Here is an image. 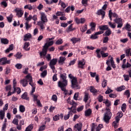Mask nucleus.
Listing matches in <instances>:
<instances>
[{
  "label": "nucleus",
  "instance_id": "603ef678",
  "mask_svg": "<svg viewBox=\"0 0 131 131\" xmlns=\"http://www.w3.org/2000/svg\"><path fill=\"white\" fill-rule=\"evenodd\" d=\"M109 41V37L105 36L103 38V43H107Z\"/></svg>",
  "mask_w": 131,
  "mask_h": 131
},
{
  "label": "nucleus",
  "instance_id": "79ce46f5",
  "mask_svg": "<svg viewBox=\"0 0 131 131\" xmlns=\"http://www.w3.org/2000/svg\"><path fill=\"white\" fill-rule=\"evenodd\" d=\"M84 102H88L89 101V93H85L84 96V99H83Z\"/></svg>",
  "mask_w": 131,
  "mask_h": 131
},
{
  "label": "nucleus",
  "instance_id": "c756f323",
  "mask_svg": "<svg viewBox=\"0 0 131 131\" xmlns=\"http://www.w3.org/2000/svg\"><path fill=\"white\" fill-rule=\"evenodd\" d=\"M122 29H126V30H127L128 31H130L131 30V26L129 25V24L127 23L126 24V26L122 28Z\"/></svg>",
  "mask_w": 131,
  "mask_h": 131
},
{
  "label": "nucleus",
  "instance_id": "6e6552de",
  "mask_svg": "<svg viewBox=\"0 0 131 131\" xmlns=\"http://www.w3.org/2000/svg\"><path fill=\"white\" fill-rule=\"evenodd\" d=\"M0 63H2V65H6V64H10L11 60H8L7 57H3L0 58Z\"/></svg>",
  "mask_w": 131,
  "mask_h": 131
},
{
  "label": "nucleus",
  "instance_id": "09e8293b",
  "mask_svg": "<svg viewBox=\"0 0 131 131\" xmlns=\"http://www.w3.org/2000/svg\"><path fill=\"white\" fill-rule=\"evenodd\" d=\"M12 123L15 125H19V120L18 119H14L12 121Z\"/></svg>",
  "mask_w": 131,
  "mask_h": 131
},
{
  "label": "nucleus",
  "instance_id": "4c0bfd02",
  "mask_svg": "<svg viewBox=\"0 0 131 131\" xmlns=\"http://www.w3.org/2000/svg\"><path fill=\"white\" fill-rule=\"evenodd\" d=\"M76 106H77V103H75L71 107H68V110H73L74 111H76Z\"/></svg>",
  "mask_w": 131,
  "mask_h": 131
},
{
  "label": "nucleus",
  "instance_id": "4468645a",
  "mask_svg": "<svg viewBox=\"0 0 131 131\" xmlns=\"http://www.w3.org/2000/svg\"><path fill=\"white\" fill-rule=\"evenodd\" d=\"M115 121L113 122V126H114L115 128H117L118 127V123H119V121H120V118L118 117V116H116L115 117Z\"/></svg>",
  "mask_w": 131,
  "mask_h": 131
},
{
  "label": "nucleus",
  "instance_id": "49530a36",
  "mask_svg": "<svg viewBox=\"0 0 131 131\" xmlns=\"http://www.w3.org/2000/svg\"><path fill=\"white\" fill-rule=\"evenodd\" d=\"M86 30H88V26L86 25L80 28L81 32H85Z\"/></svg>",
  "mask_w": 131,
  "mask_h": 131
},
{
  "label": "nucleus",
  "instance_id": "ea45409f",
  "mask_svg": "<svg viewBox=\"0 0 131 131\" xmlns=\"http://www.w3.org/2000/svg\"><path fill=\"white\" fill-rule=\"evenodd\" d=\"M53 119L54 121H58V120H60V115L57 114L53 117Z\"/></svg>",
  "mask_w": 131,
  "mask_h": 131
},
{
  "label": "nucleus",
  "instance_id": "412c9836",
  "mask_svg": "<svg viewBox=\"0 0 131 131\" xmlns=\"http://www.w3.org/2000/svg\"><path fill=\"white\" fill-rule=\"evenodd\" d=\"M30 46V43L29 42H26L24 43V50H25L26 51H30V48H29L27 49Z\"/></svg>",
  "mask_w": 131,
  "mask_h": 131
},
{
  "label": "nucleus",
  "instance_id": "2eb2a0df",
  "mask_svg": "<svg viewBox=\"0 0 131 131\" xmlns=\"http://www.w3.org/2000/svg\"><path fill=\"white\" fill-rule=\"evenodd\" d=\"M90 90L91 93H92L94 95H97V93H99V90L96 89L93 86H91L90 87Z\"/></svg>",
  "mask_w": 131,
  "mask_h": 131
},
{
  "label": "nucleus",
  "instance_id": "8fccbe9b",
  "mask_svg": "<svg viewBox=\"0 0 131 131\" xmlns=\"http://www.w3.org/2000/svg\"><path fill=\"white\" fill-rule=\"evenodd\" d=\"M100 54L102 58H106V57H108V56H109V53H108L101 52V53Z\"/></svg>",
  "mask_w": 131,
  "mask_h": 131
},
{
  "label": "nucleus",
  "instance_id": "c03bdc74",
  "mask_svg": "<svg viewBox=\"0 0 131 131\" xmlns=\"http://www.w3.org/2000/svg\"><path fill=\"white\" fill-rule=\"evenodd\" d=\"M124 96H126L127 98L130 97V93H129V90H126L124 93Z\"/></svg>",
  "mask_w": 131,
  "mask_h": 131
},
{
  "label": "nucleus",
  "instance_id": "37998d69",
  "mask_svg": "<svg viewBox=\"0 0 131 131\" xmlns=\"http://www.w3.org/2000/svg\"><path fill=\"white\" fill-rule=\"evenodd\" d=\"M0 117L2 120L4 119L5 117V111H3V110L0 111Z\"/></svg>",
  "mask_w": 131,
  "mask_h": 131
},
{
  "label": "nucleus",
  "instance_id": "6ab92c4d",
  "mask_svg": "<svg viewBox=\"0 0 131 131\" xmlns=\"http://www.w3.org/2000/svg\"><path fill=\"white\" fill-rule=\"evenodd\" d=\"M92 112H93V111L91 108H89L88 110H86L84 112L85 116H86V117L91 116V115H92Z\"/></svg>",
  "mask_w": 131,
  "mask_h": 131
},
{
  "label": "nucleus",
  "instance_id": "a19ab883",
  "mask_svg": "<svg viewBox=\"0 0 131 131\" xmlns=\"http://www.w3.org/2000/svg\"><path fill=\"white\" fill-rule=\"evenodd\" d=\"M124 90H125V86H124V85H122L117 88V91L118 92H121L122 91H124Z\"/></svg>",
  "mask_w": 131,
  "mask_h": 131
},
{
  "label": "nucleus",
  "instance_id": "de8ad7c7",
  "mask_svg": "<svg viewBox=\"0 0 131 131\" xmlns=\"http://www.w3.org/2000/svg\"><path fill=\"white\" fill-rule=\"evenodd\" d=\"M1 5L3 6V8H7L8 7V3H7V1H3L1 3Z\"/></svg>",
  "mask_w": 131,
  "mask_h": 131
},
{
  "label": "nucleus",
  "instance_id": "1a4fd4ad",
  "mask_svg": "<svg viewBox=\"0 0 131 131\" xmlns=\"http://www.w3.org/2000/svg\"><path fill=\"white\" fill-rule=\"evenodd\" d=\"M16 85H17V82L16 79H13V89L17 91V94L19 95L21 93V89L20 88H16Z\"/></svg>",
  "mask_w": 131,
  "mask_h": 131
},
{
  "label": "nucleus",
  "instance_id": "20e7f679",
  "mask_svg": "<svg viewBox=\"0 0 131 131\" xmlns=\"http://www.w3.org/2000/svg\"><path fill=\"white\" fill-rule=\"evenodd\" d=\"M48 50L47 48L45 47V46H43V48L42 49V51L39 52V55L40 58H45L46 56H47V54L48 53Z\"/></svg>",
  "mask_w": 131,
  "mask_h": 131
},
{
  "label": "nucleus",
  "instance_id": "f03ea898",
  "mask_svg": "<svg viewBox=\"0 0 131 131\" xmlns=\"http://www.w3.org/2000/svg\"><path fill=\"white\" fill-rule=\"evenodd\" d=\"M111 117H112V113L106 112L103 118L105 122H106V123H109V120L111 119Z\"/></svg>",
  "mask_w": 131,
  "mask_h": 131
},
{
  "label": "nucleus",
  "instance_id": "6e6d98bb",
  "mask_svg": "<svg viewBox=\"0 0 131 131\" xmlns=\"http://www.w3.org/2000/svg\"><path fill=\"white\" fill-rule=\"evenodd\" d=\"M66 60V58L65 57L61 56L59 58V60L58 61V63H63V62H64Z\"/></svg>",
  "mask_w": 131,
  "mask_h": 131
},
{
  "label": "nucleus",
  "instance_id": "a211bd4d",
  "mask_svg": "<svg viewBox=\"0 0 131 131\" xmlns=\"http://www.w3.org/2000/svg\"><path fill=\"white\" fill-rule=\"evenodd\" d=\"M53 45H54V41L52 40L46 43L43 47L46 48L47 50H49V48H50V47H51V46H53Z\"/></svg>",
  "mask_w": 131,
  "mask_h": 131
},
{
  "label": "nucleus",
  "instance_id": "cd10ccee",
  "mask_svg": "<svg viewBox=\"0 0 131 131\" xmlns=\"http://www.w3.org/2000/svg\"><path fill=\"white\" fill-rule=\"evenodd\" d=\"M13 17H14V15H13V14L12 13L10 14L9 16L7 17V21L9 22V23H11L13 20Z\"/></svg>",
  "mask_w": 131,
  "mask_h": 131
},
{
  "label": "nucleus",
  "instance_id": "aec40b11",
  "mask_svg": "<svg viewBox=\"0 0 131 131\" xmlns=\"http://www.w3.org/2000/svg\"><path fill=\"white\" fill-rule=\"evenodd\" d=\"M112 33V32L111 31V29H108L106 30V31L105 32V33L103 34V36H110L111 35V34Z\"/></svg>",
  "mask_w": 131,
  "mask_h": 131
},
{
  "label": "nucleus",
  "instance_id": "bb28decb",
  "mask_svg": "<svg viewBox=\"0 0 131 131\" xmlns=\"http://www.w3.org/2000/svg\"><path fill=\"white\" fill-rule=\"evenodd\" d=\"M72 28H73V24H71L66 29V31L68 33H69V32H72Z\"/></svg>",
  "mask_w": 131,
  "mask_h": 131
},
{
  "label": "nucleus",
  "instance_id": "13d9d810",
  "mask_svg": "<svg viewBox=\"0 0 131 131\" xmlns=\"http://www.w3.org/2000/svg\"><path fill=\"white\" fill-rule=\"evenodd\" d=\"M77 83V79L76 78H74L72 80V85H74Z\"/></svg>",
  "mask_w": 131,
  "mask_h": 131
},
{
  "label": "nucleus",
  "instance_id": "a878e982",
  "mask_svg": "<svg viewBox=\"0 0 131 131\" xmlns=\"http://www.w3.org/2000/svg\"><path fill=\"white\" fill-rule=\"evenodd\" d=\"M26 80H27L28 83V82H30V81H32L33 79H32V76H31L30 75H27L26 76Z\"/></svg>",
  "mask_w": 131,
  "mask_h": 131
},
{
  "label": "nucleus",
  "instance_id": "9d476101",
  "mask_svg": "<svg viewBox=\"0 0 131 131\" xmlns=\"http://www.w3.org/2000/svg\"><path fill=\"white\" fill-rule=\"evenodd\" d=\"M96 14L98 16H101V18L103 19L105 17V15H106V12L103 10V9H99L97 10V12L96 13Z\"/></svg>",
  "mask_w": 131,
  "mask_h": 131
},
{
  "label": "nucleus",
  "instance_id": "5701e85b",
  "mask_svg": "<svg viewBox=\"0 0 131 131\" xmlns=\"http://www.w3.org/2000/svg\"><path fill=\"white\" fill-rule=\"evenodd\" d=\"M1 41L3 45H8L9 43V39L5 38H1Z\"/></svg>",
  "mask_w": 131,
  "mask_h": 131
},
{
  "label": "nucleus",
  "instance_id": "4be33fe9",
  "mask_svg": "<svg viewBox=\"0 0 131 131\" xmlns=\"http://www.w3.org/2000/svg\"><path fill=\"white\" fill-rule=\"evenodd\" d=\"M20 83L23 85V86L24 88H25V86H27L28 85V83L27 81L26 80V79H23L20 80Z\"/></svg>",
  "mask_w": 131,
  "mask_h": 131
},
{
  "label": "nucleus",
  "instance_id": "c9c22d12",
  "mask_svg": "<svg viewBox=\"0 0 131 131\" xmlns=\"http://www.w3.org/2000/svg\"><path fill=\"white\" fill-rule=\"evenodd\" d=\"M114 22L117 24H119V23H122V19L121 18H117L114 20Z\"/></svg>",
  "mask_w": 131,
  "mask_h": 131
},
{
  "label": "nucleus",
  "instance_id": "7c9ffc66",
  "mask_svg": "<svg viewBox=\"0 0 131 131\" xmlns=\"http://www.w3.org/2000/svg\"><path fill=\"white\" fill-rule=\"evenodd\" d=\"M28 94L27 92H25L22 95H21V99H23V100H29V98L27 97Z\"/></svg>",
  "mask_w": 131,
  "mask_h": 131
},
{
  "label": "nucleus",
  "instance_id": "f3484780",
  "mask_svg": "<svg viewBox=\"0 0 131 131\" xmlns=\"http://www.w3.org/2000/svg\"><path fill=\"white\" fill-rule=\"evenodd\" d=\"M31 37H32V35H31V34L28 33L25 34L24 40V41H27V40H29Z\"/></svg>",
  "mask_w": 131,
  "mask_h": 131
},
{
  "label": "nucleus",
  "instance_id": "680f3d73",
  "mask_svg": "<svg viewBox=\"0 0 131 131\" xmlns=\"http://www.w3.org/2000/svg\"><path fill=\"white\" fill-rule=\"evenodd\" d=\"M76 111H73V110H70V111L68 112V114L69 115H73V114H76Z\"/></svg>",
  "mask_w": 131,
  "mask_h": 131
},
{
  "label": "nucleus",
  "instance_id": "58836bf2",
  "mask_svg": "<svg viewBox=\"0 0 131 131\" xmlns=\"http://www.w3.org/2000/svg\"><path fill=\"white\" fill-rule=\"evenodd\" d=\"M72 88L74 90H80V85H78L77 83L75 84L74 85H72Z\"/></svg>",
  "mask_w": 131,
  "mask_h": 131
},
{
  "label": "nucleus",
  "instance_id": "ddd939ff",
  "mask_svg": "<svg viewBox=\"0 0 131 131\" xmlns=\"http://www.w3.org/2000/svg\"><path fill=\"white\" fill-rule=\"evenodd\" d=\"M82 128V123H79L76 124L74 126V130L75 131H81Z\"/></svg>",
  "mask_w": 131,
  "mask_h": 131
},
{
  "label": "nucleus",
  "instance_id": "f8f14e48",
  "mask_svg": "<svg viewBox=\"0 0 131 131\" xmlns=\"http://www.w3.org/2000/svg\"><path fill=\"white\" fill-rule=\"evenodd\" d=\"M67 85H68V84L59 85L58 86L62 92H64V94L66 96L68 95V90H66V86H67Z\"/></svg>",
  "mask_w": 131,
  "mask_h": 131
},
{
  "label": "nucleus",
  "instance_id": "864d4df0",
  "mask_svg": "<svg viewBox=\"0 0 131 131\" xmlns=\"http://www.w3.org/2000/svg\"><path fill=\"white\" fill-rule=\"evenodd\" d=\"M55 43L58 45H62L63 43V40L61 38L59 39L56 41Z\"/></svg>",
  "mask_w": 131,
  "mask_h": 131
},
{
  "label": "nucleus",
  "instance_id": "69168bd1",
  "mask_svg": "<svg viewBox=\"0 0 131 131\" xmlns=\"http://www.w3.org/2000/svg\"><path fill=\"white\" fill-rule=\"evenodd\" d=\"M57 75H58L57 74H55L53 77H52V80H53V81H57L58 80V78L57 77Z\"/></svg>",
  "mask_w": 131,
  "mask_h": 131
},
{
  "label": "nucleus",
  "instance_id": "338daca9",
  "mask_svg": "<svg viewBox=\"0 0 131 131\" xmlns=\"http://www.w3.org/2000/svg\"><path fill=\"white\" fill-rule=\"evenodd\" d=\"M103 96L100 95L98 97V101L101 103L102 102H103Z\"/></svg>",
  "mask_w": 131,
  "mask_h": 131
},
{
  "label": "nucleus",
  "instance_id": "0e129e2a",
  "mask_svg": "<svg viewBox=\"0 0 131 131\" xmlns=\"http://www.w3.org/2000/svg\"><path fill=\"white\" fill-rule=\"evenodd\" d=\"M123 77L125 81H128V80L129 79V76L128 75H123Z\"/></svg>",
  "mask_w": 131,
  "mask_h": 131
},
{
  "label": "nucleus",
  "instance_id": "2f4dec72",
  "mask_svg": "<svg viewBox=\"0 0 131 131\" xmlns=\"http://www.w3.org/2000/svg\"><path fill=\"white\" fill-rule=\"evenodd\" d=\"M85 65V63L83 62V61H80L78 62V67L79 68H81V69H83V66Z\"/></svg>",
  "mask_w": 131,
  "mask_h": 131
},
{
  "label": "nucleus",
  "instance_id": "423d86ee",
  "mask_svg": "<svg viewBox=\"0 0 131 131\" xmlns=\"http://www.w3.org/2000/svg\"><path fill=\"white\" fill-rule=\"evenodd\" d=\"M14 11L16 12V16H17L18 18L22 17L24 14V11L19 8H16L14 10Z\"/></svg>",
  "mask_w": 131,
  "mask_h": 131
},
{
  "label": "nucleus",
  "instance_id": "e2e57ef3",
  "mask_svg": "<svg viewBox=\"0 0 131 131\" xmlns=\"http://www.w3.org/2000/svg\"><path fill=\"white\" fill-rule=\"evenodd\" d=\"M108 25L111 28H115V27H116V25H115V23L112 24L111 22H108Z\"/></svg>",
  "mask_w": 131,
  "mask_h": 131
},
{
  "label": "nucleus",
  "instance_id": "f257e3e1",
  "mask_svg": "<svg viewBox=\"0 0 131 131\" xmlns=\"http://www.w3.org/2000/svg\"><path fill=\"white\" fill-rule=\"evenodd\" d=\"M60 80L58 82V85H63L64 84H68V80H67V76L66 73L60 74Z\"/></svg>",
  "mask_w": 131,
  "mask_h": 131
},
{
  "label": "nucleus",
  "instance_id": "a18cd8bd",
  "mask_svg": "<svg viewBox=\"0 0 131 131\" xmlns=\"http://www.w3.org/2000/svg\"><path fill=\"white\" fill-rule=\"evenodd\" d=\"M111 59H108L106 61V65H110V63L113 62L114 60H113V57H111V56H110L108 58H110Z\"/></svg>",
  "mask_w": 131,
  "mask_h": 131
},
{
  "label": "nucleus",
  "instance_id": "bf43d9fd",
  "mask_svg": "<svg viewBox=\"0 0 131 131\" xmlns=\"http://www.w3.org/2000/svg\"><path fill=\"white\" fill-rule=\"evenodd\" d=\"M52 100L54 102H57V101H58V97H57V95H53L52 97Z\"/></svg>",
  "mask_w": 131,
  "mask_h": 131
},
{
  "label": "nucleus",
  "instance_id": "3c124183",
  "mask_svg": "<svg viewBox=\"0 0 131 131\" xmlns=\"http://www.w3.org/2000/svg\"><path fill=\"white\" fill-rule=\"evenodd\" d=\"M25 26L27 30H28L30 27H31V26L29 25V21H26L25 23Z\"/></svg>",
  "mask_w": 131,
  "mask_h": 131
},
{
  "label": "nucleus",
  "instance_id": "72a5a7b5",
  "mask_svg": "<svg viewBox=\"0 0 131 131\" xmlns=\"http://www.w3.org/2000/svg\"><path fill=\"white\" fill-rule=\"evenodd\" d=\"M25 106L23 105H19V111L21 113H24L25 112Z\"/></svg>",
  "mask_w": 131,
  "mask_h": 131
},
{
  "label": "nucleus",
  "instance_id": "39448f33",
  "mask_svg": "<svg viewBox=\"0 0 131 131\" xmlns=\"http://www.w3.org/2000/svg\"><path fill=\"white\" fill-rule=\"evenodd\" d=\"M104 33L103 31H100L97 32H96L94 34H92L90 38L91 39H97L98 38V35H100V34H103Z\"/></svg>",
  "mask_w": 131,
  "mask_h": 131
},
{
  "label": "nucleus",
  "instance_id": "0eeeda50",
  "mask_svg": "<svg viewBox=\"0 0 131 131\" xmlns=\"http://www.w3.org/2000/svg\"><path fill=\"white\" fill-rule=\"evenodd\" d=\"M34 102H36L37 105L38 107H42V104L40 103V100H38L37 98L38 96L35 94H32Z\"/></svg>",
  "mask_w": 131,
  "mask_h": 131
},
{
  "label": "nucleus",
  "instance_id": "393cba45",
  "mask_svg": "<svg viewBox=\"0 0 131 131\" xmlns=\"http://www.w3.org/2000/svg\"><path fill=\"white\" fill-rule=\"evenodd\" d=\"M14 57L16 58V59H20L23 57V55L20 52H17L15 55H14Z\"/></svg>",
  "mask_w": 131,
  "mask_h": 131
},
{
  "label": "nucleus",
  "instance_id": "b1692460",
  "mask_svg": "<svg viewBox=\"0 0 131 131\" xmlns=\"http://www.w3.org/2000/svg\"><path fill=\"white\" fill-rule=\"evenodd\" d=\"M99 29H100V30H102L101 31H103V30H108L109 29V27H108L107 25H103L99 26Z\"/></svg>",
  "mask_w": 131,
  "mask_h": 131
},
{
  "label": "nucleus",
  "instance_id": "f704fd0d",
  "mask_svg": "<svg viewBox=\"0 0 131 131\" xmlns=\"http://www.w3.org/2000/svg\"><path fill=\"white\" fill-rule=\"evenodd\" d=\"M129 67H131V64L128 62H127L126 64H122L121 67L123 69H125V68H129Z\"/></svg>",
  "mask_w": 131,
  "mask_h": 131
},
{
  "label": "nucleus",
  "instance_id": "9b49d317",
  "mask_svg": "<svg viewBox=\"0 0 131 131\" xmlns=\"http://www.w3.org/2000/svg\"><path fill=\"white\" fill-rule=\"evenodd\" d=\"M40 17H41V21L42 23H47L48 22V17H47V15L43 12H41L40 13Z\"/></svg>",
  "mask_w": 131,
  "mask_h": 131
},
{
  "label": "nucleus",
  "instance_id": "774afa93",
  "mask_svg": "<svg viewBox=\"0 0 131 131\" xmlns=\"http://www.w3.org/2000/svg\"><path fill=\"white\" fill-rule=\"evenodd\" d=\"M96 25H97L96 24V23H93V22L91 23L90 24V26H91V29L94 30V28H96Z\"/></svg>",
  "mask_w": 131,
  "mask_h": 131
},
{
  "label": "nucleus",
  "instance_id": "dca6fc26",
  "mask_svg": "<svg viewBox=\"0 0 131 131\" xmlns=\"http://www.w3.org/2000/svg\"><path fill=\"white\" fill-rule=\"evenodd\" d=\"M80 38L73 37L71 39L72 43L75 45L77 42H80Z\"/></svg>",
  "mask_w": 131,
  "mask_h": 131
},
{
  "label": "nucleus",
  "instance_id": "052dcab7",
  "mask_svg": "<svg viewBox=\"0 0 131 131\" xmlns=\"http://www.w3.org/2000/svg\"><path fill=\"white\" fill-rule=\"evenodd\" d=\"M22 67H23V66H22V64H21V63H17L15 65V68L17 69H22Z\"/></svg>",
  "mask_w": 131,
  "mask_h": 131
},
{
  "label": "nucleus",
  "instance_id": "5fc2aeb1",
  "mask_svg": "<svg viewBox=\"0 0 131 131\" xmlns=\"http://www.w3.org/2000/svg\"><path fill=\"white\" fill-rule=\"evenodd\" d=\"M126 109V104L123 103L121 106V110L122 111H123V112H125Z\"/></svg>",
  "mask_w": 131,
  "mask_h": 131
},
{
  "label": "nucleus",
  "instance_id": "4d7b16f0",
  "mask_svg": "<svg viewBox=\"0 0 131 131\" xmlns=\"http://www.w3.org/2000/svg\"><path fill=\"white\" fill-rule=\"evenodd\" d=\"M45 129H46V125H42L39 127L38 131H43Z\"/></svg>",
  "mask_w": 131,
  "mask_h": 131
},
{
  "label": "nucleus",
  "instance_id": "473e14b6",
  "mask_svg": "<svg viewBox=\"0 0 131 131\" xmlns=\"http://www.w3.org/2000/svg\"><path fill=\"white\" fill-rule=\"evenodd\" d=\"M37 24L38 25V26H40V28H41V29H45V23H42V21H39L37 23Z\"/></svg>",
  "mask_w": 131,
  "mask_h": 131
},
{
  "label": "nucleus",
  "instance_id": "e433bc0d",
  "mask_svg": "<svg viewBox=\"0 0 131 131\" xmlns=\"http://www.w3.org/2000/svg\"><path fill=\"white\" fill-rule=\"evenodd\" d=\"M48 74V71L44 70L42 73L40 74L41 77H43V78H45L46 76H47Z\"/></svg>",
  "mask_w": 131,
  "mask_h": 131
},
{
  "label": "nucleus",
  "instance_id": "7ed1b4c3",
  "mask_svg": "<svg viewBox=\"0 0 131 131\" xmlns=\"http://www.w3.org/2000/svg\"><path fill=\"white\" fill-rule=\"evenodd\" d=\"M107 48L106 47H102L100 49H97L96 50V53L97 54V58H101V56L100 54L102 53V52L105 53V52H106V51H107Z\"/></svg>",
  "mask_w": 131,
  "mask_h": 131
},
{
  "label": "nucleus",
  "instance_id": "c85d7f7f",
  "mask_svg": "<svg viewBox=\"0 0 131 131\" xmlns=\"http://www.w3.org/2000/svg\"><path fill=\"white\" fill-rule=\"evenodd\" d=\"M58 62V59L57 58L52 59L50 62V65H56Z\"/></svg>",
  "mask_w": 131,
  "mask_h": 131
}]
</instances>
